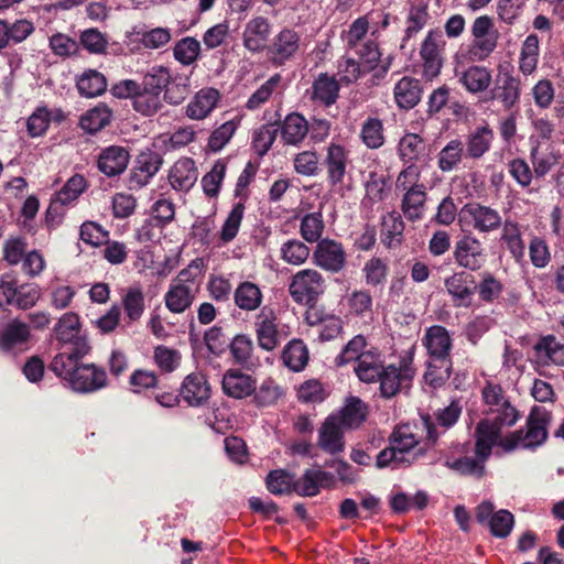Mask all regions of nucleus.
I'll list each match as a JSON object with an SVG mask.
<instances>
[{"mask_svg": "<svg viewBox=\"0 0 564 564\" xmlns=\"http://www.w3.org/2000/svg\"><path fill=\"white\" fill-rule=\"evenodd\" d=\"M281 259L292 265H301L310 257V248L299 239H289L280 249Z\"/></svg>", "mask_w": 564, "mask_h": 564, "instance_id": "obj_56", "label": "nucleus"}, {"mask_svg": "<svg viewBox=\"0 0 564 564\" xmlns=\"http://www.w3.org/2000/svg\"><path fill=\"white\" fill-rule=\"evenodd\" d=\"M534 349L539 356L546 357L554 365L564 366V344H561L555 336L541 337Z\"/></svg>", "mask_w": 564, "mask_h": 564, "instance_id": "obj_55", "label": "nucleus"}, {"mask_svg": "<svg viewBox=\"0 0 564 564\" xmlns=\"http://www.w3.org/2000/svg\"><path fill=\"white\" fill-rule=\"evenodd\" d=\"M423 88L421 82L414 77H402L393 88L394 100L400 109L414 108L422 98Z\"/></svg>", "mask_w": 564, "mask_h": 564, "instance_id": "obj_30", "label": "nucleus"}, {"mask_svg": "<svg viewBox=\"0 0 564 564\" xmlns=\"http://www.w3.org/2000/svg\"><path fill=\"white\" fill-rule=\"evenodd\" d=\"M367 405L358 397H350L345 406L336 415L338 423L343 426L356 429L367 419Z\"/></svg>", "mask_w": 564, "mask_h": 564, "instance_id": "obj_44", "label": "nucleus"}, {"mask_svg": "<svg viewBox=\"0 0 564 564\" xmlns=\"http://www.w3.org/2000/svg\"><path fill=\"white\" fill-rule=\"evenodd\" d=\"M278 127L275 123L262 124L259 129L253 131L252 148L256 153L263 156L271 149L278 134Z\"/></svg>", "mask_w": 564, "mask_h": 564, "instance_id": "obj_64", "label": "nucleus"}, {"mask_svg": "<svg viewBox=\"0 0 564 564\" xmlns=\"http://www.w3.org/2000/svg\"><path fill=\"white\" fill-rule=\"evenodd\" d=\"M163 164L162 155L153 150L141 151L130 170L128 187L138 191L150 183L153 176L160 171Z\"/></svg>", "mask_w": 564, "mask_h": 564, "instance_id": "obj_7", "label": "nucleus"}, {"mask_svg": "<svg viewBox=\"0 0 564 564\" xmlns=\"http://www.w3.org/2000/svg\"><path fill=\"white\" fill-rule=\"evenodd\" d=\"M348 162V152L343 145L330 143L327 147L324 165L327 171V181L332 186L344 182Z\"/></svg>", "mask_w": 564, "mask_h": 564, "instance_id": "obj_23", "label": "nucleus"}, {"mask_svg": "<svg viewBox=\"0 0 564 564\" xmlns=\"http://www.w3.org/2000/svg\"><path fill=\"white\" fill-rule=\"evenodd\" d=\"M445 466L460 476H473L477 479L482 478L486 474L482 462L469 456H463L454 460L446 459Z\"/></svg>", "mask_w": 564, "mask_h": 564, "instance_id": "obj_57", "label": "nucleus"}, {"mask_svg": "<svg viewBox=\"0 0 564 564\" xmlns=\"http://www.w3.org/2000/svg\"><path fill=\"white\" fill-rule=\"evenodd\" d=\"M444 288L455 308H470L476 294V278L465 270L454 272L444 280Z\"/></svg>", "mask_w": 564, "mask_h": 564, "instance_id": "obj_6", "label": "nucleus"}, {"mask_svg": "<svg viewBox=\"0 0 564 564\" xmlns=\"http://www.w3.org/2000/svg\"><path fill=\"white\" fill-rule=\"evenodd\" d=\"M325 280L314 269H304L296 272L289 284V293L293 301L301 305L313 307L324 293Z\"/></svg>", "mask_w": 564, "mask_h": 564, "instance_id": "obj_5", "label": "nucleus"}, {"mask_svg": "<svg viewBox=\"0 0 564 564\" xmlns=\"http://www.w3.org/2000/svg\"><path fill=\"white\" fill-rule=\"evenodd\" d=\"M501 429L496 424H491L489 419L481 420L476 426L475 454L476 459L481 460L485 465L491 455L492 446L500 442Z\"/></svg>", "mask_w": 564, "mask_h": 564, "instance_id": "obj_25", "label": "nucleus"}, {"mask_svg": "<svg viewBox=\"0 0 564 564\" xmlns=\"http://www.w3.org/2000/svg\"><path fill=\"white\" fill-rule=\"evenodd\" d=\"M181 395L191 406H199L210 398V386L202 372L187 375L181 387Z\"/></svg>", "mask_w": 564, "mask_h": 564, "instance_id": "obj_21", "label": "nucleus"}, {"mask_svg": "<svg viewBox=\"0 0 564 564\" xmlns=\"http://www.w3.org/2000/svg\"><path fill=\"white\" fill-rule=\"evenodd\" d=\"M308 122L299 112L289 113L281 128L282 139L286 144L297 145L308 134Z\"/></svg>", "mask_w": 564, "mask_h": 564, "instance_id": "obj_39", "label": "nucleus"}, {"mask_svg": "<svg viewBox=\"0 0 564 564\" xmlns=\"http://www.w3.org/2000/svg\"><path fill=\"white\" fill-rule=\"evenodd\" d=\"M381 226V242L387 248L401 245L405 224L398 213L391 212L383 216Z\"/></svg>", "mask_w": 564, "mask_h": 564, "instance_id": "obj_43", "label": "nucleus"}, {"mask_svg": "<svg viewBox=\"0 0 564 564\" xmlns=\"http://www.w3.org/2000/svg\"><path fill=\"white\" fill-rule=\"evenodd\" d=\"M459 217L460 221L468 223L479 232H490L501 226L500 214L496 209L479 203L466 204L462 208Z\"/></svg>", "mask_w": 564, "mask_h": 564, "instance_id": "obj_13", "label": "nucleus"}, {"mask_svg": "<svg viewBox=\"0 0 564 564\" xmlns=\"http://www.w3.org/2000/svg\"><path fill=\"white\" fill-rule=\"evenodd\" d=\"M423 344L431 359H452L453 339L446 327L442 325L427 327L423 337Z\"/></svg>", "mask_w": 564, "mask_h": 564, "instance_id": "obj_17", "label": "nucleus"}, {"mask_svg": "<svg viewBox=\"0 0 564 564\" xmlns=\"http://www.w3.org/2000/svg\"><path fill=\"white\" fill-rule=\"evenodd\" d=\"M86 188V178L82 174H74L67 180L63 187L56 192L55 197L57 202H59V205H68L77 200Z\"/></svg>", "mask_w": 564, "mask_h": 564, "instance_id": "obj_60", "label": "nucleus"}, {"mask_svg": "<svg viewBox=\"0 0 564 564\" xmlns=\"http://www.w3.org/2000/svg\"><path fill=\"white\" fill-rule=\"evenodd\" d=\"M226 170V160L219 159L215 162L212 170L203 176L202 187L207 197L216 198L219 195L220 185L225 178Z\"/></svg>", "mask_w": 564, "mask_h": 564, "instance_id": "obj_53", "label": "nucleus"}, {"mask_svg": "<svg viewBox=\"0 0 564 564\" xmlns=\"http://www.w3.org/2000/svg\"><path fill=\"white\" fill-rule=\"evenodd\" d=\"M75 86L79 96L95 98L107 91L108 82L102 73L94 68H88L76 76Z\"/></svg>", "mask_w": 564, "mask_h": 564, "instance_id": "obj_32", "label": "nucleus"}, {"mask_svg": "<svg viewBox=\"0 0 564 564\" xmlns=\"http://www.w3.org/2000/svg\"><path fill=\"white\" fill-rule=\"evenodd\" d=\"M293 481V475L284 469L271 470L265 477L267 489L275 496L291 494Z\"/></svg>", "mask_w": 564, "mask_h": 564, "instance_id": "obj_62", "label": "nucleus"}, {"mask_svg": "<svg viewBox=\"0 0 564 564\" xmlns=\"http://www.w3.org/2000/svg\"><path fill=\"white\" fill-rule=\"evenodd\" d=\"M453 259L465 271L476 272L487 261L486 251L481 242L471 235H464L454 246Z\"/></svg>", "mask_w": 564, "mask_h": 564, "instance_id": "obj_8", "label": "nucleus"}, {"mask_svg": "<svg viewBox=\"0 0 564 564\" xmlns=\"http://www.w3.org/2000/svg\"><path fill=\"white\" fill-rule=\"evenodd\" d=\"M413 371L405 359H401L399 366L387 365L380 375L379 390L383 399H392L400 390L403 382L412 379Z\"/></svg>", "mask_w": 564, "mask_h": 564, "instance_id": "obj_16", "label": "nucleus"}, {"mask_svg": "<svg viewBox=\"0 0 564 564\" xmlns=\"http://www.w3.org/2000/svg\"><path fill=\"white\" fill-rule=\"evenodd\" d=\"M387 367L380 350L371 348L364 354V358L356 364L354 371L357 378L365 383H377L380 375Z\"/></svg>", "mask_w": 564, "mask_h": 564, "instance_id": "obj_28", "label": "nucleus"}, {"mask_svg": "<svg viewBox=\"0 0 564 564\" xmlns=\"http://www.w3.org/2000/svg\"><path fill=\"white\" fill-rule=\"evenodd\" d=\"M198 170L192 158L177 160L169 172V183L177 192H188L196 183Z\"/></svg>", "mask_w": 564, "mask_h": 564, "instance_id": "obj_22", "label": "nucleus"}, {"mask_svg": "<svg viewBox=\"0 0 564 564\" xmlns=\"http://www.w3.org/2000/svg\"><path fill=\"white\" fill-rule=\"evenodd\" d=\"M552 421V413L544 406L534 405L525 421V430L513 431L498 442L506 452L518 447L535 449L547 440V427Z\"/></svg>", "mask_w": 564, "mask_h": 564, "instance_id": "obj_2", "label": "nucleus"}, {"mask_svg": "<svg viewBox=\"0 0 564 564\" xmlns=\"http://www.w3.org/2000/svg\"><path fill=\"white\" fill-rule=\"evenodd\" d=\"M341 427L336 415L327 416L318 431V447L330 455L344 452L345 440Z\"/></svg>", "mask_w": 564, "mask_h": 564, "instance_id": "obj_20", "label": "nucleus"}, {"mask_svg": "<svg viewBox=\"0 0 564 564\" xmlns=\"http://www.w3.org/2000/svg\"><path fill=\"white\" fill-rule=\"evenodd\" d=\"M473 40L468 45V56L473 62H482L496 50L499 32L488 15L477 17L471 25Z\"/></svg>", "mask_w": 564, "mask_h": 564, "instance_id": "obj_4", "label": "nucleus"}, {"mask_svg": "<svg viewBox=\"0 0 564 564\" xmlns=\"http://www.w3.org/2000/svg\"><path fill=\"white\" fill-rule=\"evenodd\" d=\"M30 326L19 319H12L0 329V350L12 351L17 346L26 344L30 340Z\"/></svg>", "mask_w": 564, "mask_h": 564, "instance_id": "obj_35", "label": "nucleus"}, {"mask_svg": "<svg viewBox=\"0 0 564 564\" xmlns=\"http://www.w3.org/2000/svg\"><path fill=\"white\" fill-rule=\"evenodd\" d=\"M389 180L388 175L370 172L365 183L366 196L364 203L370 202L375 204L384 200L390 192Z\"/></svg>", "mask_w": 564, "mask_h": 564, "instance_id": "obj_49", "label": "nucleus"}, {"mask_svg": "<svg viewBox=\"0 0 564 564\" xmlns=\"http://www.w3.org/2000/svg\"><path fill=\"white\" fill-rule=\"evenodd\" d=\"M79 317L75 313L64 314L54 327L56 339L62 344L61 349H72L78 340H86L79 336Z\"/></svg>", "mask_w": 564, "mask_h": 564, "instance_id": "obj_34", "label": "nucleus"}, {"mask_svg": "<svg viewBox=\"0 0 564 564\" xmlns=\"http://www.w3.org/2000/svg\"><path fill=\"white\" fill-rule=\"evenodd\" d=\"M501 240L506 242L508 250L516 260L519 261L524 257L525 247L518 224L507 220L503 225Z\"/></svg>", "mask_w": 564, "mask_h": 564, "instance_id": "obj_63", "label": "nucleus"}, {"mask_svg": "<svg viewBox=\"0 0 564 564\" xmlns=\"http://www.w3.org/2000/svg\"><path fill=\"white\" fill-rule=\"evenodd\" d=\"M40 299V289L34 283L17 285L15 281L0 282V308L12 305L20 310H28Z\"/></svg>", "mask_w": 564, "mask_h": 564, "instance_id": "obj_11", "label": "nucleus"}, {"mask_svg": "<svg viewBox=\"0 0 564 564\" xmlns=\"http://www.w3.org/2000/svg\"><path fill=\"white\" fill-rule=\"evenodd\" d=\"M313 262L333 274L339 273L347 263V253L341 242L323 238L313 251Z\"/></svg>", "mask_w": 564, "mask_h": 564, "instance_id": "obj_12", "label": "nucleus"}, {"mask_svg": "<svg viewBox=\"0 0 564 564\" xmlns=\"http://www.w3.org/2000/svg\"><path fill=\"white\" fill-rule=\"evenodd\" d=\"M129 161L130 153L124 147L109 145L99 152L97 167L106 176L113 177L126 171Z\"/></svg>", "mask_w": 564, "mask_h": 564, "instance_id": "obj_18", "label": "nucleus"}, {"mask_svg": "<svg viewBox=\"0 0 564 564\" xmlns=\"http://www.w3.org/2000/svg\"><path fill=\"white\" fill-rule=\"evenodd\" d=\"M111 119L112 110L106 104L99 102L80 116L79 127L85 132L95 134L109 126Z\"/></svg>", "mask_w": 564, "mask_h": 564, "instance_id": "obj_36", "label": "nucleus"}, {"mask_svg": "<svg viewBox=\"0 0 564 564\" xmlns=\"http://www.w3.org/2000/svg\"><path fill=\"white\" fill-rule=\"evenodd\" d=\"M263 300L261 289L253 282L243 281L234 291V301L241 311L253 312L258 310Z\"/></svg>", "mask_w": 564, "mask_h": 564, "instance_id": "obj_37", "label": "nucleus"}, {"mask_svg": "<svg viewBox=\"0 0 564 564\" xmlns=\"http://www.w3.org/2000/svg\"><path fill=\"white\" fill-rule=\"evenodd\" d=\"M90 346L87 340H78L72 349L56 354L48 369L68 387L79 393H90L107 386V373L95 364H83Z\"/></svg>", "mask_w": 564, "mask_h": 564, "instance_id": "obj_1", "label": "nucleus"}, {"mask_svg": "<svg viewBox=\"0 0 564 564\" xmlns=\"http://www.w3.org/2000/svg\"><path fill=\"white\" fill-rule=\"evenodd\" d=\"M195 294L189 285L173 282L165 293L164 301L166 307L172 313L185 312L194 302Z\"/></svg>", "mask_w": 564, "mask_h": 564, "instance_id": "obj_41", "label": "nucleus"}, {"mask_svg": "<svg viewBox=\"0 0 564 564\" xmlns=\"http://www.w3.org/2000/svg\"><path fill=\"white\" fill-rule=\"evenodd\" d=\"M494 140L495 132L489 124L485 123L476 127L466 137V142L464 143L466 145L465 158L471 160L481 159L491 149Z\"/></svg>", "mask_w": 564, "mask_h": 564, "instance_id": "obj_26", "label": "nucleus"}, {"mask_svg": "<svg viewBox=\"0 0 564 564\" xmlns=\"http://www.w3.org/2000/svg\"><path fill=\"white\" fill-rule=\"evenodd\" d=\"M254 329L258 345L265 351H272L280 343V332L278 329V316L270 306L261 307L254 319Z\"/></svg>", "mask_w": 564, "mask_h": 564, "instance_id": "obj_14", "label": "nucleus"}, {"mask_svg": "<svg viewBox=\"0 0 564 564\" xmlns=\"http://www.w3.org/2000/svg\"><path fill=\"white\" fill-rule=\"evenodd\" d=\"M162 100V97L156 94L138 89L132 101V108L142 116L151 117L163 108Z\"/></svg>", "mask_w": 564, "mask_h": 564, "instance_id": "obj_58", "label": "nucleus"}, {"mask_svg": "<svg viewBox=\"0 0 564 564\" xmlns=\"http://www.w3.org/2000/svg\"><path fill=\"white\" fill-rule=\"evenodd\" d=\"M325 229L323 215L321 212L306 214L300 224V234L302 238L310 243H318Z\"/></svg>", "mask_w": 564, "mask_h": 564, "instance_id": "obj_51", "label": "nucleus"}, {"mask_svg": "<svg viewBox=\"0 0 564 564\" xmlns=\"http://www.w3.org/2000/svg\"><path fill=\"white\" fill-rule=\"evenodd\" d=\"M425 152V142L416 133H405L399 141L398 155L404 164H414Z\"/></svg>", "mask_w": 564, "mask_h": 564, "instance_id": "obj_45", "label": "nucleus"}, {"mask_svg": "<svg viewBox=\"0 0 564 564\" xmlns=\"http://www.w3.org/2000/svg\"><path fill=\"white\" fill-rule=\"evenodd\" d=\"M127 325L139 322L145 310V299L141 286L134 285L126 290L121 299Z\"/></svg>", "mask_w": 564, "mask_h": 564, "instance_id": "obj_38", "label": "nucleus"}, {"mask_svg": "<svg viewBox=\"0 0 564 564\" xmlns=\"http://www.w3.org/2000/svg\"><path fill=\"white\" fill-rule=\"evenodd\" d=\"M271 33L272 24L268 18L258 15L250 19L242 32L243 47L253 54L267 51Z\"/></svg>", "mask_w": 564, "mask_h": 564, "instance_id": "obj_15", "label": "nucleus"}, {"mask_svg": "<svg viewBox=\"0 0 564 564\" xmlns=\"http://www.w3.org/2000/svg\"><path fill=\"white\" fill-rule=\"evenodd\" d=\"M359 137L368 149L381 148L386 142L383 121L378 117H368L361 123Z\"/></svg>", "mask_w": 564, "mask_h": 564, "instance_id": "obj_46", "label": "nucleus"}, {"mask_svg": "<svg viewBox=\"0 0 564 564\" xmlns=\"http://www.w3.org/2000/svg\"><path fill=\"white\" fill-rule=\"evenodd\" d=\"M520 96L521 80L509 73H505L491 89V99L501 102L507 110L512 109L519 104Z\"/></svg>", "mask_w": 564, "mask_h": 564, "instance_id": "obj_24", "label": "nucleus"}, {"mask_svg": "<svg viewBox=\"0 0 564 564\" xmlns=\"http://www.w3.org/2000/svg\"><path fill=\"white\" fill-rule=\"evenodd\" d=\"M308 349L303 340H291L282 351L283 364L293 371H301L308 362Z\"/></svg>", "mask_w": 564, "mask_h": 564, "instance_id": "obj_47", "label": "nucleus"}, {"mask_svg": "<svg viewBox=\"0 0 564 564\" xmlns=\"http://www.w3.org/2000/svg\"><path fill=\"white\" fill-rule=\"evenodd\" d=\"M200 53V43L193 36L177 41L173 48L174 58L184 66L195 63Z\"/></svg>", "mask_w": 564, "mask_h": 564, "instance_id": "obj_54", "label": "nucleus"}, {"mask_svg": "<svg viewBox=\"0 0 564 564\" xmlns=\"http://www.w3.org/2000/svg\"><path fill=\"white\" fill-rule=\"evenodd\" d=\"M426 199V186L424 184H412V186L404 192L401 199V210L404 217L412 223L421 220L423 218Z\"/></svg>", "mask_w": 564, "mask_h": 564, "instance_id": "obj_27", "label": "nucleus"}, {"mask_svg": "<svg viewBox=\"0 0 564 564\" xmlns=\"http://www.w3.org/2000/svg\"><path fill=\"white\" fill-rule=\"evenodd\" d=\"M219 98L217 89L207 88L199 90L194 100H192L186 107V115L191 119L199 120L207 117L212 110L216 107Z\"/></svg>", "mask_w": 564, "mask_h": 564, "instance_id": "obj_40", "label": "nucleus"}, {"mask_svg": "<svg viewBox=\"0 0 564 564\" xmlns=\"http://www.w3.org/2000/svg\"><path fill=\"white\" fill-rule=\"evenodd\" d=\"M458 82L469 94H481L492 83L491 70L485 66L471 65L460 73Z\"/></svg>", "mask_w": 564, "mask_h": 564, "instance_id": "obj_33", "label": "nucleus"}, {"mask_svg": "<svg viewBox=\"0 0 564 564\" xmlns=\"http://www.w3.org/2000/svg\"><path fill=\"white\" fill-rule=\"evenodd\" d=\"M446 41L442 31L431 30L426 34L421 48L420 56L423 61V75L432 79L440 75L443 67V52Z\"/></svg>", "mask_w": 564, "mask_h": 564, "instance_id": "obj_10", "label": "nucleus"}, {"mask_svg": "<svg viewBox=\"0 0 564 564\" xmlns=\"http://www.w3.org/2000/svg\"><path fill=\"white\" fill-rule=\"evenodd\" d=\"M245 209L246 206L243 202H238L232 206L220 230V240L223 242H230L237 237L243 219Z\"/></svg>", "mask_w": 564, "mask_h": 564, "instance_id": "obj_61", "label": "nucleus"}, {"mask_svg": "<svg viewBox=\"0 0 564 564\" xmlns=\"http://www.w3.org/2000/svg\"><path fill=\"white\" fill-rule=\"evenodd\" d=\"M300 34L290 28L282 29L267 48L268 61L275 67L292 61L300 50Z\"/></svg>", "mask_w": 564, "mask_h": 564, "instance_id": "obj_9", "label": "nucleus"}, {"mask_svg": "<svg viewBox=\"0 0 564 564\" xmlns=\"http://www.w3.org/2000/svg\"><path fill=\"white\" fill-rule=\"evenodd\" d=\"M452 359H431L424 375L425 382L434 389L443 387L452 375Z\"/></svg>", "mask_w": 564, "mask_h": 564, "instance_id": "obj_50", "label": "nucleus"}, {"mask_svg": "<svg viewBox=\"0 0 564 564\" xmlns=\"http://www.w3.org/2000/svg\"><path fill=\"white\" fill-rule=\"evenodd\" d=\"M257 380L240 369H228L221 381L224 393L232 399H245L256 392Z\"/></svg>", "mask_w": 564, "mask_h": 564, "instance_id": "obj_19", "label": "nucleus"}, {"mask_svg": "<svg viewBox=\"0 0 564 564\" xmlns=\"http://www.w3.org/2000/svg\"><path fill=\"white\" fill-rule=\"evenodd\" d=\"M481 399L487 406L486 413L496 414L494 420H490V423L496 424L499 429L512 426L519 420V411L511 404L499 383L486 381L481 389Z\"/></svg>", "mask_w": 564, "mask_h": 564, "instance_id": "obj_3", "label": "nucleus"}, {"mask_svg": "<svg viewBox=\"0 0 564 564\" xmlns=\"http://www.w3.org/2000/svg\"><path fill=\"white\" fill-rule=\"evenodd\" d=\"M228 350L236 365H246L253 352L252 338L247 334H237L230 339Z\"/></svg>", "mask_w": 564, "mask_h": 564, "instance_id": "obj_59", "label": "nucleus"}, {"mask_svg": "<svg viewBox=\"0 0 564 564\" xmlns=\"http://www.w3.org/2000/svg\"><path fill=\"white\" fill-rule=\"evenodd\" d=\"M367 340L362 335L354 336L341 349L340 354L335 358L337 367H343L350 362L358 364L362 358L364 354L367 352Z\"/></svg>", "mask_w": 564, "mask_h": 564, "instance_id": "obj_52", "label": "nucleus"}, {"mask_svg": "<svg viewBox=\"0 0 564 564\" xmlns=\"http://www.w3.org/2000/svg\"><path fill=\"white\" fill-rule=\"evenodd\" d=\"M356 53L360 58V63L367 68L369 67V73H373V78L379 80L386 77L387 73L391 66V57H388L383 64L378 67V63L380 62L381 52L379 50L378 44L375 41H366L361 44H357Z\"/></svg>", "mask_w": 564, "mask_h": 564, "instance_id": "obj_29", "label": "nucleus"}, {"mask_svg": "<svg viewBox=\"0 0 564 564\" xmlns=\"http://www.w3.org/2000/svg\"><path fill=\"white\" fill-rule=\"evenodd\" d=\"M465 144L458 139H452L437 154V167L443 173H448L458 167L465 158Z\"/></svg>", "mask_w": 564, "mask_h": 564, "instance_id": "obj_42", "label": "nucleus"}, {"mask_svg": "<svg viewBox=\"0 0 564 564\" xmlns=\"http://www.w3.org/2000/svg\"><path fill=\"white\" fill-rule=\"evenodd\" d=\"M311 99L325 107L334 105L339 97L340 85L335 76L321 73L312 84Z\"/></svg>", "mask_w": 564, "mask_h": 564, "instance_id": "obj_31", "label": "nucleus"}, {"mask_svg": "<svg viewBox=\"0 0 564 564\" xmlns=\"http://www.w3.org/2000/svg\"><path fill=\"white\" fill-rule=\"evenodd\" d=\"M170 79L171 74L167 67L156 65L143 75L141 83H139V89H144L162 97L165 87L170 84Z\"/></svg>", "mask_w": 564, "mask_h": 564, "instance_id": "obj_48", "label": "nucleus"}]
</instances>
